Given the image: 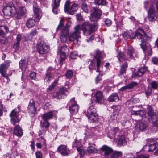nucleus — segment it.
I'll return each instance as SVG.
<instances>
[{
  "label": "nucleus",
  "mask_w": 158,
  "mask_h": 158,
  "mask_svg": "<svg viewBox=\"0 0 158 158\" xmlns=\"http://www.w3.org/2000/svg\"><path fill=\"white\" fill-rule=\"evenodd\" d=\"M136 36L141 40V47L145 55L151 56L152 54V49L148 43L149 37L148 36L143 29L141 28H138L135 32H132L130 33L129 38L133 39Z\"/></svg>",
  "instance_id": "obj_1"
},
{
  "label": "nucleus",
  "mask_w": 158,
  "mask_h": 158,
  "mask_svg": "<svg viewBox=\"0 0 158 158\" xmlns=\"http://www.w3.org/2000/svg\"><path fill=\"white\" fill-rule=\"evenodd\" d=\"M105 56V54L103 52H100L98 50L95 51V55L94 56V58L91 61V64L89 66L90 70H94L96 69V62L97 72H100L101 70L100 68L102 67V63L100 58L101 57L104 58Z\"/></svg>",
  "instance_id": "obj_2"
},
{
  "label": "nucleus",
  "mask_w": 158,
  "mask_h": 158,
  "mask_svg": "<svg viewBox=\"0 0 158 158\" xmlns=\"http://www.w3.org/2000/svg\"><path fill=\"white\" fill-rule=\"evenodd\" d=\"M127 55H124L123 53L118 50L116 56L120 62L127 60L129 58L133 59L136 56L137 53L133 48L131 46H129L127 51Z\"/></svg>",
  "instance_id": "obj_3"
},
{
  "label": "nucleus",
  "mask_w": 158,
  "mask_h": 158,
  "mask_svg": "<svg viewBox=\"0 0 158 158\" xmlns=\"http://www.w3.org/2000/svg\"><path fill=\"white\" fill-rule=\"evenodd\" d=\"M64 23V18H62L57 27V30H59L62 28L61 31L60 39L61 41L63 43L66 42L67 40L68 35L69 33L68 28L70 25V23L68 22L66 23L65 26L64 27H63Z\"/></svg>",
  "instance_id": "obj_4"
},
{
  "label": "nucleus",
  "mask_w": 158,
  "mask_h": 158,
  "mask_svg": "<svg viewBox=\"0 0 158 158\" xmlns=\"http://www.w3.org/2000/svg\"><path fill=\"white\" fill-rule=\"evenodd\" d=\"M88 108L87 114H86L89 121L90 123H93L96 121L98 118V115L97 113L96 108L93 106L94 103L92 104Z\"/></svg>",
  "instance_id": "obj_5"
},
{
  "label": "nucleus",
  "mask_w": 158,
  "mask_h": 158,
  "mask_svg": "<svg viewBox=\"0 0 158 158\" xmlns=\"http://www.w3.org/2000/svg\"><path fill=\"white\" fill-rule=\"evenodd\" d=\"M75 31L71 33L69 37V40L70 41H76L78 45H79L81 41V39L80 35L81 33V28L80 25H77L75 27Z\"/></svg>",
  "instance_id": "obj_6"
},
{
  "label": "nucleus",
  "mask_w": 158,
  "mask_h": 158,
  "mask_svg": "<svg viewBox=\"0 0 158 158\" xmlns=\"http://www.w3.org/2000/svg\"><path fill=\"white\" fill-rule=\"evenodd\" d=\"M10 63V61L6 60L4 62L1 64L0 66V73L3 77L7 79V82H8L10 81L8 77L11 74V73L10 74L6 73V70L10 65L9 64Z\"/></svg>",
  "instance_id": "obj_7"
},
{
  "label": "nucleus",
  "mask_w": 158,
  "mask_h": 158,
  "mask_svg": "<svg viewBox=\"0 0 158 158\" xmlns=\"http://www.w3.org/2000/svg\"><path fill=\"white\" fill-rule=\"evenodd\" d=\"M3 11L5 15L9 16H13L16 12V9L12 2H10L4 7Z\"/></svg>",
  "instance_id": "obj_8"
},
{
  "label": "nucleus",
  "mask_w": 158,
  "mask_h": 158,
  "mask_svg": "<svg viewBox=\"0 0 158 158\" xmlns=\"http://www.w3.org/2000/svg\"><path fill=\"white\" fill-rule=\"evenodd\" d=\"M70 87L69 86L65 85V87L60 89L54 95V98L57 99H60L63 98L64 96L67 95L69 93L68 89Z\"/></svg>",
  "instance_id": "obj_9"
},
{
  "label": "nucleus",
  "mask_w": 158,
  "mask_h": 158,
  "mask_svg": "<svg viewBox=\"0 0 158 158\" xmlns=\"http://www.w3.org/2000/svg\"><path fill=\"white\" fill-rule=\"evenodd\" d=\"M69 106V109L70 112L73 114H75L78 111L79 107L75 101L74 98L71 99L68 103Z\"/></svg>",
  "instance_id": "obj_10"
},
{
  "label": "nucleus",
  "mask_w": 158,
  "mask_h": 158,
  "mask_svg": "<svg viewBox=\"0 0 158 158\" xmlns=\"http://www.w3.org/2000/svg\"><path fill=\"white\" fill-rule=\"evenodd\" d=\"M20 111V107L18 106L14 109L10 115L11 117V122L14 125H15L16 123H18L20 121L19 118L17 116V114Z\"/></svg>",
  "instance_id": "obj_11"
},
{
  "label": "nucleus",
  "mask_w": 158,
  "mask_h": 158,
  "mask_svg": "<svg viewBox=\"0 0 158 158\" xmlns=\"http://www.w3.org/2000/svg\"><path fill=\"white\" fill-rule=\"evenodd\" d=\"M38 52L40 54H45L48 51L49 46L43 41L40 42L37 46Z\"/></svg>",
  "instance_id": "obj_12"
},
{
  "label": "nucleus",
  "mask_w": 158,
  "mask_h": 158,
  "mask_svg": "<svg viewBox=\"0 0 158 158\" xmlns=\"http://www.w3.org/2000/svg\"><path fill=\"white\" fill-rule=\"evenodd\" d=\"M69 2L67 1L65 5L64 10L65 12H67L69 14L73 15L74 12L77 10V5L76 3H73L70 7H69Z\"/></svg>",
  "instance_id": "obj_13"
},
{
  "label": "nucleus",
  "mask_w": 158,
  "mask_h": 158,
  "mask_svg": "<svg viewBox=\"0 0 158 158\" xmlns=\"http://www.w3.org/2000/svg\"><path fill=\"white\" fill-rule=\"evenodd\" d=\"M94 12L91 14V16L90 17V20L93 21H97L100 19L102 13L101 10L93 6Z\"/></svg>",
  "instance_id": "obj_14"
},
{
  "label": "nucleus",
  "mask_w": 158,
  "mask_h": 158,
  "mask_svg": "<svg viewBox=\"0 0 158 158\" xmlns=\"http://www.w3.org/2000/svg\"><path fill=\"white\" fill-rule=\"evenodd\" d=\"M157 17V12L154 10L153 5H151L148 11V19L150 21H155Z\"/></svg>",
  "instance_id": "obj_15"
},
{
  "label": "nucleus",
  "mask_w": 158,
  "mask_h": 158,
  "mask_svg": "<svg viewBox=\"0 0 158 158\" xmlns=\"http://www.w3.org/2000/svg\"><path fill=\"white\" fill-rule=\"evenodd\" d=\"M92 98L93 99L91 100L92 104L94 103V104H95L96 103H99L103 100L102 94L101 91H98Z\"/></svg>",
  "instance_id": "obj_16"
},
{
  "label": "nucleus",
  "mask_w": 158,
  "mask_h": 158,
  "mask_svg": "<svg viewBox=\"0 0 158 158\" xmlns=\"http://www.w3.org/2000/svg\"><path fill=\"white\" fill-rule=\"evenodd\" d=\"M57 111H50L44 113L42 117L43 120H48L52 118L53 116L57 118Z\"/></svg>",
  "instance_id": "obj_17"
},
{
  "label": "nucleus",
  "mask_w": 158,
  "mask_h": 158,
  "mask_svg": "<svg viewBox=\"0 0 158 158\" xmlns=\"http://www.w3.org/2000/svg\"><path fill=\"white\" fill-rule=\"evenodd\" d=\"M46 131L47 130L44 129L43 127H41L38 133V135L40 138L37 139L38 141H41V140H43L42 144L45 146L46 145V141L43 136L45 135Z\"/></svg>",
  "instance_id": "obj_18"
},
{
  "label": "nucleus",
  "mask_w": 158,
  "mask_h": 158,
  "mask_svg": "<svg viewBox=\"0 0 158 158\" xmlns=\"http://www.w3.org/2000/svg\"><path fill=\"white\" fill-rule=\"evenodd\" d=\"M27 110L31 117H33L36 113L37 109L35 107V103L34 102H30L27 108Z\"/></svg>",
  "instance_id": "obj_19"
},
{
  "label": "nucleus",
  "mask_w": 158,
  "mask_h": 158,
  "mask_svg": "<svg viewBox=\"0 0 158 158\" xmlns=\"http://www.w3.org/2000/svg\"><path fill=\"white\" fill-rule=\"evenodd\" d=\"M148 110V114L152 122L156 121L158 119V113L153 112L152 108L151 107H148L147 108Z\"/></svg>",
  "instance_id": "obj_20"
},
{
  "label": "nucleus",
  "mask_w": 158,
  "mask_h": 158,
  "mask_svg": "<svg viewBox=\"0 0 158 158\" xmlns=\"http://www.w3.org/2000/svg\"><path fill=\"white\" fill-rule=\"evenodd\" d=\"M119 132L118 128L115 127L110 131L109 133L107 134V136L111 139H114L115 141L117 139V136H118L117 134H118Z\"/></svg>",
  "instance_id": "obj_21"
},
{
  "label": "nucleus",
  "mask_w": 158,
  "mask_h": 158,
  "mask_svg": "<svg viewBox=\"0 0 158 158\" xmlns=\"http://www.w3.org/2000/svg\"><path fill=\"white\" fill-rule=\"evenodd\" d=\"M102 153L106 156H108L113 152L112 148L107 145H103L100 148Z\"/></svg>",
  "instance_id": "obj_22"
},
{
  "label": "nucleus",
  "mask_w": 158,
  "mask_h": 158,
  "mask_svg": "<svg viewBox=\"0 0 158 158\" xmlns=\"http://www.w3.org/2000/svg\"><path fill=\"white\" fill-rule=\"evenodd\" d=\"M33 10L35 18L38 19H40L42 16V12L40 9L37 6L33 5Z\"/></svg>",
  "instance_id": "obj_23"
},
{
  "label": "nucleus",
  "mask_w": 158,
  "mask_h": 158,
  "mask_svg": "<svg viewBox=\"0 0 158 158\" xmlns=\"http://www.w3.org/2000/svg\"><path fill=\"white\" fill-rule=\"evenodd\" d=\"M148 127V123L146 121H142L137 124L135 127L138 130L144 131L147 129Z\"/></svg>",
  "instance_id": "obj_24"
},
{
  "label": "nucleus",
  "mask_w": 158,
  "mask_h": 158,
  "mask_svg": "<svg viewBox=\"0 0 158 158\" xmlns=\"http://www.w3.org/2000/svg\"><path fill=\"white\" fill-rule=\"evenodd\" d=\"M147 70V67L143 66L139 69L138 71L133 73L132 77H135L141 76L146 72Z\"/></svg>",
  "instance_id": "obj_25"
},
{
  "label": "nucleus",
  "mask_w": 158,
  "mask_h": 158,
  "mask_svg": "<svg viewBox=\"0 0 158 158\" xmlns=\"http://www.w3.org/2000/svg\"><path fill=\"white\" fill-rule=\"evenodd\" d=\"M118 139V142L117 144L118 146H121L122 145H125L127 143L126 138L125 136L122 134L119 135L118 136H117V139Z\"/></svg>",
  "instance_id": "obj_26"
},
{
  "label": "nucleus",
  "mask_w": 158,
  "mask_h": 158,
  "mask_svg": "<svg viewBox=\"0 0 158 158\" xmlns=\"http://www.w3.org/2000/svg\"><path fill=\"white\" fill-rule=\"evenodd\" d=\"M57 151L63 156H66L68 154L67 146L65 145H61L59 146L57 148Z\"/></svg>",
  "instance_id": "obj_27"
},
{
  "label": "nucleus",
  "mask_w": 158,
  "mask_h": 158,
  "mask_svg": "<svg viewBox=\"0 0 158 158\" xmlns=\"http://www.w3.org/2000/svg\"><path fill=\"white\" fill-rule=\"evenodd\" d=\"M14 134L17 136L21 137L23 135V132L21 128L19 125H16L14 128Z\"/></svg>",
  "instance_id": "obj_28"
},
{
  "label": "nucleus",
  "mask_w": 158,
  "mask_h": 158,
  "mask_svg": "<svg viewBox=\"0 0 158 158\" xmlns=\"http://www.w3.org/2000/svg\"><path fill=\"white\" fill-rule=\"evenodd\" d=\"M19 65L22 72H24L28 65V61L25 59L21 60L19 62Z\"/></svg>",
  "instance_id": "obj_29"
},
{
  "label": "nucleus",
  "mask_w": 158,
  "mask_h": 158,
  "mask_svg": "<svg viewBox=\"0 0 158 158\" xmlns=\"http://www.w3.org/2000/svg\"><path fill=\"white\" fill-rule=\"evenodd\" d=\"M96 26V24H90L88 22H85L82 24L81 28V26L80 27L81 30L84 31L86 30H89V28H92L93 27H95Z\"/></svg>",
  "instance_id": "obj_30"
},
{
  "label": "nucleus",
  "mask_w": 158,
  "mask_h": 158,
  "mask_svg": "<svg viewBox=\"0 0 158 158\" xmlns=\"http://www.w3.org/2000/svg\"><path fill=\"white\" fill-rule=\"evenodd\" d=\"M119 97L116 93L112 94L108 98V100L109 102H118L119 100Z\"/></svg>",
  "instance_id": "obj_31"
},
{
  "label": "nucleus",
  "mask_w": 158,
  "mask_h": 158,
  "mask_svg": "<svg viewBox=\"0 0 158 158\" xmlns=\"http://www.w3.org/2000/svg\"><path fill=\"white\" fill-rule=\"evenodd\" d=\"M146 111L144 110H139L138 111L133 110L132 114H133L139 115L142 118H145L146 117Z\"/></svg>",
  "instance_id": "obj_32"
},
{
  "label": "nucleus",
  "mask_w": 158,
  "mask_h": 158,
  "mask_svg": "<svg viewBox=\"0 0 158 158\" xmlns=\"http://www.w3.org/2000/svg\"><path fill=\"white\" fill-rule=\"evenodd\" d=\"M26 12V10L24 7L20 8L17 14L16 18L18 19H21Z\"/></svg>",
  "instance_id": "obj_33"
},
{
  "label": "nucleus",
  "mask_w": 158,
  "mask_h": 158,
  "mask_svg": "<svg viewBox=\"0 0 158 158\" xmlns=\"http://www.w3.org/2000/svg\"><path fill=\"white\" fill-rule=\"evenodd\" d=\"M110 156L111 158H118L121 156L122 153L121 151H113Z\"/></svg>",
  "instance_id": "obj_34"
},
{
  "label": "nucleus",
  "mask_w": 158,
  "mask_h": 158,
  "mask_svg": "<svg viewBox=\"0 0 158 158\" xmlns=\"http://www.w3.org/2000/svg\"><path fill=\"white\" fill-rule=\"evenodd\" d=\"M35 24V20L31 18L27 20L26 22V25L28 28H31L33 27Z\"/></svg>",
  "instance_id": "obj_35"
},
{
  "label": "nucleus",
  "mask_w": 158,
  "mask_h": 158,
  "mask_svg": "<svg viewBox=\"0 0 158 158\" xmlns=\"http://www.w3.org/2000/svg\"><path fill=\"white\" fill-rule=\"evenodd\" d=\"M8 31V29L7 26H0V35L2 36Z\"/></svg>",
  "instance_id": "obj_36"
},
{
  "label": "nucleus",
  "mask_w": 158,
  "mask_h": 158,
  "mask_svg": "<svg viewBox=\"0 0 158 158\" xmlns=\"http://www.w3.org/2000/svg\"><path fill=\"white\" fill-rule=\"evenodd\" d=\"M120 109V107L119 106H114L111 107V111L113 112V113L118 114Z\"/></svg>",
  "instance_id": "obj_37"
},
{
  "label": "nucleus",
  "mask_w": 158,
  "mask_h": 158,
  "mask_svg": "<svg viewBox=\"0 0 158 158\" xmlns=\"http://www.w3.org/2000/svg\"><path fill=\"white\" fill-rule=\"evenodd\" d=\"M94 4L98 6L105 5L106 4V0H94Z\"/></svg>",
  "instance_id": "obj_38"
},
{
  "label": "nucleus",
  "mask_w": 158,
  "mask_h": 158,
  "mask_svg": "<svg viewBox=\"0 0 158 158\" xmlns=\"http://www.w3.org/2000/svg\"><path fill=\"white\" fill-rule=\"evenodd\" d=\"M50 123L47 120H44L41 124V127H43L44 129L47 130L50 125Z\"/></svg>",
  "instance_id": "obj_39"
},
{
  "label": "nucleus",
  "mask_w": 158,
  "mask_h": 158,
  "mask_svg": "<svg viewBox=\"0 0 158 158\" xmlns=\"http://www.w3.org/2000/svg\"><path fill=\"white\" fill-rule=\"evenodd\" d=\"M87 150L89 153L94 154L98 152L97 149L92 146L88 147Z\"/></svg>",
  "instance_id": "obj_40"
},
{
  "label": "nucleus",
  "mask_w": 158,
  "mask_h": 158,
  "mask_svg": "<svg viewBox=\"0 0 158 158\" xmlns=\"http://www.w3.org/2000/svg\"><path fill=\"white\" fill-rule=\"evenodd\" d=\"M127 67V63L125 62L121 67L120 71V74H123L125 73L126 69Z\"/></svg>",
  "instance_id": "obj_41"
},
{
  "label": "nucleus",
  "mask_w": 158,
  "mask_h": 158,
  "mask_svg": "<svg viewBox=\"0 0 158 158\" xmlns=\"http://www.w3.org/2000/svg\"><path fill=\"white\" fill-rule=\"evenodd\" d=\"M60 3L54 2V5L52 9V11L55 14H57L58 11V7L59 6Z\"/></svg>",
  "instance_id": "obj_42"
},
{
  "label": "nucleus",
  "mask_w": 158,
  "mask_h": 158,
  "mask_svg": "<svg viewBox=\"0 0 158 158\" xmlns=\"http://www.w3.org/2000/svg\"><path fill=\"white\" fill-rule=\"evenodd\" d=\"M81 8L82 10L86 13H88L89 10L87 4L85 3H83L81 5Z\"/></svg>",
  "instance_id": "obj_43"
},
{
  "label": "nucleus",
  "mask_w": 158,
  "mask_h": 158,
  "mask_svg": "<svg viewBox=\"0 0 158 158\" xmlns=\"http://www.w3.org/2000/svg\"><path fill=\"white\" fill-rule=\"evenodd\" d=\"M81 144V139H80V140L76 139L73 144L72 147L73 148L78 147L79 146H80Z\"/></svg>",
  "instance_id": "obj_44"
},
{
  "label": "nucleus",
  "mask_w": 158,
  "mask_h": 158,
  "mask_svg": "<svg viewBox=\"0 0 158 158\" xmlns=\"http://www.w3.org/2000/svg\"><path fill=\"white\" fill-rule=\"evenodd\" d=\"M45 75L46 76L44 79V81L49 83L52 78L51 74L46 73Z\"/></svg>",
  "instance_id": "obj_45"
},
{
  "label": "nucleus",
  "mask_w": 158,
  "mask_h": 158,
  "mask_svg": "<svg viewBox=\"0 0 158 158\" xmlns=\"http://www.w3.org/2000/svg\"><path fill=\"white\" fill-rule=\"evenodd\" d=\"M95 27H93L92 28H90L89 29V30H86L83 31V34L86 35H89L91 33L93 32L95 29Z\"/></svg>",
  "instance_id": "obj_46"
},
{
  "label": "nucleus",
  "mask_w": 158,
  "mask_h": 158,
  "mask_svg": "<svg viewBox=\"0 0 158 158\" xmlns=\"http://www.w3.org/2000/svg\"><path fill=\"white\" fill-rule=\"evenodd\" d=\"M73 75V72L70 70H69L66 71L65 76L66 78L67 79H70L71 77Z\"/></svg>",
  "instance_id": "obj_47"
},
{
  "label": "nucleus",
  "mask_w": 158,
  "mask_h": 158,
  "mask_svg": "<svg viewBox=\"0 0 158 158\" xmlns=\"http://www.w3.org/2000/svg\"><path fill=\"white\" fill-rule=\"evenodd\" d=\"M157 144L154 143L149 146V152H152L155 150L157 148Z\"/></svg>",
  "instance_id": "obj_48"
},
{
  "label": "nucleus",
  "mask_w": 158,
  "mask_h": 158,
  "mask_svg": "<svg viewBox=\"0 0 158 158\" xmlns=\"http://www.w3.org/2000/svg\"><path fill=\"white\" fill-rule=\"evenodd\" d=\"M138 85V83L135 82H132L128 85V89H131L136 86Z\"/></svg>",
  "instance_id": "obj_49"
},
{
  "label": "nucleus",
  "mask_w": 158,
  "mask_h": 158,
  "mask_svg": "<svg viewBox=\"0 0 158 158\" xmlns=\"http://www.w3.org/2000/svg\"><path fill=\"white\" fill-rule=\"evenodd\" d=\"M60 63L61 64L65 59L66 57L65 53L60 52Z\"/></svg>",
  "instance_id": "obj_50"
},
{
  "label": "nucleus",
  "mask_w": 158,
  "mask_h": 158,
  "mask_svg": "<svg viewBox=\"0 0 158 158\" xmlns=\"http://www.w3.org/2000/svg\"><path fill=\"white\" fill-rule=\"evenodd\" d=\"M60 52H64L65 53V52L68 50V48L67 46L65 45H63L59 49Z\"/></svg>",
  "instance_id": "obj_51"
},
{
  "label": "nucleus",
  "mask_w": 158,
  "mask_h": 158,
  "mask_svg": "<svg viewBox=\"0 0 158 158\" xmlns=\"http://www.w3.org/2000/svg\"><path fill=\"white\" fill-rule=\"evenodd\" d=\"M57 84V81H55L53 83H52L48 87V90H51L53 89H54V87L56 86Z\"/></svg>",
  "instance_id": "obj_52"
},
{
  "label": "nucleus",
  "mask_w": 158,
  "mask_h": 158,
  "mask_svg": "<svg viewBox=\"0 0 158 158\" xmlns=\"http://www.w3.org/2000/svg\"><path fill=\"white\" fill-rule=\"evenodd\" d=\"M152 88L154 89H158V83L156 81L152 82L151 84Z\"/></svg>",
  "instance_id": "obj_53"
},
{
  "label": "nucleus",
  "mask_w": 158,
  "mask_h": 158,
  "mask_svg": "<svg viewBox=\"0 0 158 158\" xmlns=\"http://www.w3.org/2000/svg\"><path fill=\"white\" fill-rule=\"evenodd\" d=\"M105 24L107 27L110 26L111 23L112 21L110 19H106L104 21Z\"/></svg>",
  "instance_id": "obj_54"
},
{
  "label": "nucleus",
  "mask_w": 158,
  "mask_h": 158,
  "mask_svg": "<svg viewBox=\"0 0 158 158\" xmlns=\"http://www.w3.org/2000/svg\"><path fill=\"white\" fill-rule=\"evenodd\" d=\"M77 54L76 51H74L71 53L70 56L72 59H74L77 56Z\"/></svg>",
  "instance_id": "obj_55"
},
{
  "label": "nucleus",
  "mask_w": 158,
  "mask_h": 158,
  "mask_svg": "<svg viewBox=\"0 0 158 158\" xmlns=\"http://www.w3.org/2000/svg\"><path fill=\"white\" fill-rule=\"evenodd\" d=\"M153 125V127L156 129V130H158V120H156L155 122H152Z\"/></svg>",
  "instance_id": "obj_56"
},
{
  "label": "nucleus",
  "mask_w": 158,
  "mask_h": 158,
  "mask_svg": "<svg viewBox=\"0 0 158 158\" xmlns=\"http://www.w3.org/2000/svg\"><path fill=\"white\" fill-rule=\"evenodd\" d=\"M130 33L128 32H125L123 35V37L125 40H127L129 38Z\"/></svg>",
  "instance_id": "obj_57"
},
{
  "label": "nucleus",
  "mask_w": 158,
  "mask_h": 158,
  "mask_svg": "<svg viewBox=\"0 0 158 158\" xmlns=\"http://www.w3.org/2000/svg\"><path fill=\"white\" fill-rule=\"evenodd\" d=\"M36 158H42V155L41 152L39 151L35 152Z\"/></svg>",
  "instance_id": "obj_58"
},
{
  "label": "nucleus",
  "mask_w": 158,
  "mask_h": 158,
  "mask_svg": "<svg viewBox=\"0 0 158 158\" xmlns=\"http://www.w3.org/2000/svg\"><path fill=\"white\" fill-rule=\"evenodd\" d=\"M118 114L113 113L110 116V118L112 120H116L117 119Z\"/></svg>",
  "instance_id": "obj_59"
},
{
  "label": "nucleus",
  "mask_w": 158,
  "mask_h": 158,
  "mask_svg": "<svg viewBox=\"0 0 158 158\" xmlns=\"http://www.w3.org/2000/svg\"><path fill=\"white\" fill-rule=\"evenodd\" d=\"M151 92L152 91L151 89L150 88H148L145 92V94L147 97H149L151 95Z\"/></svg>",
  "instance_id": "obj_60"
},
{
  "label": "nucleus",
  "mask_w": 158,
  "mask_h": 158,
  "mask_svg": "<svg viewBox=\"0 0 158 158\" xmlns=\"http://www.w3.org/2000/svg\"><path fill=\"white\" fill-rule=\"evenodd\" d=\"M19 47V42H17L14 45L13 48H14L16 50H18Z\"/></svg>",
  "instance_id": "obj_61"
},
{
  "label": "nucleus",
  "mask_w": 158,
  "mask_h": 158,
  "mask_svg": "<svg viewBox=\"0 0 158 158\" xmlns=\"http://www.w3.org/2000/svg\"><path fill=\"white\" fill-rule=\"evenodd\" d=\"M152 61L154 64H157L158 63V57H153Z\"/></svg>",
  "instance_id": "obj_62"
},
{
  "label": "nucleus",
  "mask_w": 158,
  "mask_h": 158,
  "mask_svg": "<svg viewBox=\"0 0 158 158\" xmlns=\"http://www.w3.org/2000/svg\"><path fill=\"white\" fill-rule=\"evenodd\" d=\"M102 76V75L100 74H99L97 76L95 79V80L96 83H98V81H99L100 80H101Z\"/></svg>",
  "instance_id": "obj_63"
},
{
  "label": "nucleus",
  "mask_w": 158,
  "mask_h": 158,
  "mask_svg": "<svg viewBox=\"0 0 158 158\" xmlns=\"http://www.w3.org/2000/svg\"><path fill=\"white\" fill-rule=\"evenodd\" d=\"M36 73L35 72H32L31 73L30 77L32 79H35L36 77Z\"/></svg>",
  "instance_id": "obj_64"
}]
</instances>
